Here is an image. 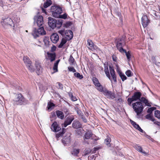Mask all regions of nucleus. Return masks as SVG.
<instances>
[{
  "label": "nucleus",
  "mask_w": 160,
  "mask_h": 160,
  "mask_svg": "<svg viewBox=\"0 0 160 160\" xmlns=\"http://www.w3.org/2000/svg\"><path fill=\"white\" fill-rule=\"evenodd\" d=\"M149 20L146 15L144 14L141 19V22L142 25L144 28L146 27L149 23Z\"/></svg>",
  "instance_id": "nucleus-15"
},
{
  "label": "nucleus",
  "mask_w": 160,
  "mask_h": 160,
  "mask_svg": "<svg viewBox=\"0 0 160 160\" xmlns=\"http://www.w3.org/2000/svg\"><path fill=\"white\" fill-rule=\"evenodd\" d=\"M92 80L93 83L95 86L98 85V83H100L98 79L96 77H93Z\"/></svg>",
  "instance_id": "nucleus-40"
},
{
  "label": "nucleus",
  "mask_w": 160,
  "mask_h": 160,
  "mask_svg": "<svg viewBox=\"0 0 160 160\" xmlns=\"http://www.w3.org/2000/svg\"><path fill=\"white\" fill-rule=\"evenodd\" d=\"M135 101L131 98H128L127 99L128 104L130 106H131L132 103L133 102Z\"/></svg>",
  "instance_id": "nucleus-49"
},
{
  "label": "nucleus",
  "mask_w": 160,
  "mask_h": 160,
  "mask_svg": "<svg viewBox=\"0 0 160 160\" xmlns=\"http://www.w3.org/2000/svg\"><path fill=\"white\" fill-rule=\"evenodd\" d=\"M118 73L122 81H124V80L127 79V77L122 72H119Z\"/></svg>",
  "instance_id": "nucleus-32"
},
{
  "label": "nucleus",
  "mask_w": 160,
  "mask_h": 160,
  "mask_svg": "<svg viewBox=\"0 0 160 160\" xmlns=\"http://www.w3.org/2000/svg\"><path fill=\"white\" fill-rule=\"evenodd\" d=\"M59 61V59L57 60V61H56V62L54 63V65L53 68V69L55 71V72H56L58 71V65Z\"/></svg>",
  "instance_id": "nucleus-30"
},
{
  "label": "nucleus",
  "mask_w": 160,
  "mask_h": 160,
  "mask_svg": "<svg viewBox=\"0 0 160 160\" xmlns=\"http://www.w3.org/2000/svg\"><path fill=\"white\" fill-rule=\"evenodd\" d=\"M126 37L125 36H123L121 38H119L116 40V47L119 51L122 53V51H124V49L123 47L126 44L125 41Z\"/></svg>",
  "instance_id": "nucleus-4"
},
{
  "label": "nucleus",
  "mask_w": 160,
  "mask_h": 160,
  "mask_svg": "<svg viewBox=\"0 0 160 160\" xmlns=\"http://www.w3.org/2000/svg\"><path fill=\"white\" fill-rule=\"evenodd\" d=\"M0 6L2 7L3 9H5L4 7L6 6V5H5L2 2H0Z\"/></svg>",
  "instance_id": "nucleus-64"
},
{
  "label": "nucleus",
  "mask_w": 160,
  "mask_h": 160,
  "mask_svg": "<svg viewBox=\"0 0 160 160\" xmlns=\"http://www.w3.org/2000/svg\"><path fill=\"white\" fill-rule=\"evenodd\" d=\"M62 111L66 114H68L69 111L67 108H65L63 109Z\"/></svg>",
  "instance_id": "nucleus-56"
},
{
  "label": "nucleus",
  "mask_w": 160,
  "mask_h": 160,
  "mask_svg": "<svg viewBox=\"0 0 160 160\" xmlns=\"http://www.w3.org/2000/svg\"><path fill=\"white\" fill-rule=\"evenodd\" d=\"M111 141V139L110 138H107L105 140V143L108 146H110V142Z\"/></svg>",
  "instance_id": "nucleus-42"
},
{
  "label": "nucleus",
  "mask_w": 160,
  "mask_h": 160,
  "mask_svg": "<svg viewBox=\"0 0 160 160\" xmlns=\"http://www.w3.org/2000/svg\"><path fill=\"white\" fill-rule=\"evenodd\" d=\"M133 147L138 152H139L142 154H146V152L143 151L142 148L141 146H139V145L135 144L133 145Z\"/></svg>",
  "instance_id": "nucleus-22"
},
{
  "label": "nucleus",
  "mask_w": 160,
  "mask_h": 160,
  "mask_svg": "<svg viewBox=\"0 0 160 160\" xmlns=\"http://www.w3.org/2000/svg\"><path fill=\"white\" fill-rule=\"evenodd\" d=\"M50 12H52L53 17L58 18L59 14H61L62 12V8L59 6L54 5L50 8Z\"/></svg>",
  "instance_id": "nucleus-6"
},
{
  "label": "nucleus",
  "mask_w": 160,
  "mask_h": 160,
  "mask_svg": "<svg viewBox=\"0 0 160 160\" xmlns=\"http://www.w3.org/2000/svg\"><path fill=\"white\" fill-rule=\"evenodd\" d=\"M117 15L119 17V19L122 22L123 21L122 17V16L120 12H118L116 13Z\"/></svg>",
  "instance_id": "nucleus-50"
},
{
  "label": "nucleus",
  "mask_w": 160,
  "mask_h": 160,
  "mask_svg": "<svg viewBox=\"0 0 160 160\" xmlns=\"http://www.w3.org/2000/svg\"><path fill=\"white\" fill-rule=\"evenodd\" d=\"M94 156L92 155V156H90L88 157V160H94Z\"/></svg>",
  "instance_id": "nucleus-57"
},
{
  "label": "nucleus",
  "mask_w": 160,
  "mask_h": 160,
  "mask_svg": "<svg viewBox=\"0 0 160 160\" xmlns=\"http://www.w3.org/2000/svg\"><path fill=\"white\" fill-rule=\"evenodd\" d=\"M13 101L17 105H25L28 103V100H26L21 94L16 95Z\"/></svg>",
  "instance_id": "nucleus-5"
},
{
  "label": "nucleus",
  "mask_w": 160,
  "mask_h": 160,
  "mask_svg": "<svg viewBox=\"0 0 160 160\" xmlns=\"http://www.w3.org/2000/svg\"><path fill=\"white\" fill-rule=\"evenodd\" d=\"M66 42L67 41L66 39L64 38H62L61 43L58 46V48H62L63 45L66 43Z\"/></svg>",
  "instance_id": "nucleus-34"
},
{
  "label": "nucleus",
  "mask_w": 160,
  "mask_h": 160,
  "mask_svg": "<svg viewBox=\"0 0 160 160\" xmlns=\"http://www.w3.org/2000/svg\"><path fill=\"white\" fill-rule=\"evenodd\" d=\"M142 95L141 92H135L133 95L132 96L131 98L135 101L139 100L140 101L141 98V97Z\"/></svg>",
  "instance_id": "nucleus-16"
},
{
  "label": "nucleus",
  "mask_w": 160,
  "mask_h": 160,
  "mask_svg": "<svg viewBox=\"0 0 160 160\" xmlns=\"http://www.w3.org/2000/svg\"><path fill=\"white\" fill-rule=\"evenodd\" d=\"M80 119H82L83 122L84 123H86L87 122V120L85 116L83 115L82 116H81V117H79Z\"/></svg>",
  "instance_id": "nucleus-52"
},
{
  "label": "nucleus",
  "mask_w": 160,
  "mask_h": 160,
  "mask_svg": "<svg viewBox=\"0 0 160 160\" xmlns=\"http://www.w3.org/2000/svg\"><path fill=\"white\" fill-rule=\"evenodd\" d=\"M76 135L78 137H81L82 136V130L79 129L77 130L76 132Z\"/></svg>",
  "instance_id": "nucleus-41"
},
{
  "label": "nucleus",
  "mask_w": 160,
  "mask_h": 160,
  "mask_svg": "<svg viewBox=\"0 0 160 160\" xmlns=\"http://www.w3.org/2000/svg\"><path fill=\"white\" fill-rule=\"evenodd\" d=\"M109 70L111 74L115 73V71L113 69V68L111 66H109Z\"/></svg>",
  "instance_id": "nucleus-51"
},
{
  "label": "nucleus",
  "mask_w": 160,
  "mask_h": 160,
  "mask_svg": "<svg viewBox=\"0 0 160 160\" xmlns=\"http://www.w3.org/2000/svg\"><path fill=\"white\" fill-rule=\"evenodd\" d=\"M70 138L69 135L66 136L62 139V142L64 145L67 144L70 142Z\"/></svg>",
  "instance_id": "nucleus-23"
},
{
  "label": "nucleus",
  "mask_w": 160,
  "mask_h": 160,
  "mask_svg": "<svg viewBox=\"0 0 160 160\" xmlns=\"http://www.w3.org/2000/svg\"><path fill=\"white\" fill-rule=\"evenodd\" d=\"M92 132L90 130H88L84 135L83 137V141L82 142V143L83 144H85L86 143L88 144V142L86 141V140H88L91 138L92 137Z\"/></svg>",
  "instance_id": "nucleus-12"
},
{
  "label": "nucleus",
  "mask_w": 160,
  "mask_h": 160,
  "mask_svg": "<svg viewBox=\"0 0 160 160\" xmlns=\"http://www.w3.org/2000/svg\"><path fill=\"white\" fill-rule=\"evenodd\" d=\"M126 75L128 77H131L133 75V73L130 70H128L125 72Z\"/></svg>",
  "instance_id": "nucleus-45"
},
{
  "label": "nucleus",
  "mask_w": 160,
  "mask_h": 160,
  "mask_svg": "<svg viewBox=\"0 0 160 160\" xmlns=\"http://www.w3.org/2000/svg\"><path fill=\"white\" fill-rule=\"evenodd\" d=\"M68 69L69 71L72 72H75L76 71V69L73 67H68Z\"/></svg>",
  "instance_id": "nucleus-53"
},
{
  "label": "nucleus",
  "mask_w": 160,
  "mask_h": 160,
  "mask_svg": "<svg viewBox=\"0 0 160 160\" xmlns=\"http://www.w3.org/2000/svg\"><path fill=\"white\" fill-rule=\"evenodd\" d=\"M155 116L158 119H160V111L156 110L154 112Z\"/></svg>",
  "instance_id": "nucleus-44"
},
{
  "label": "nucleus",
  "mask_w": 160,
  "mask_h": 160,
  "mask_svg": "<svg viewBox=\"0 0 160 160\" xmlns=\"http://www.w3.org/2000/svg\"><path fill=\"white\" fill-rule=\"evenodd\" d=\"M123 52L125 53L127 59L128 61H129L131 56L130 52L129 51L127 52L125 49H124V51H122V53Z\"/></svg>",
  "instance_id": "nucleus-33"
},
{
  "label": "nucleus",
  "mask_w": 160,
  "mask_h": 160,
  "mask_svg": "<svg viewBox=\"0 0 160 160\" xmlns=\"http://www.w3.org/2000/svg\"><path fill=\"white\" fill-rule=\"evenodd\" d=\"M132 108L137 113V116H139L142 112L144 107L141 102H137L132 104Z\"/></svg>",
  "instance_id": "nucleus-3"
},
{
  "label": "nucleus",
  "mask_w": 160,
  "mask_h": 160,
  "mask_svg": "<svg viewBox=\"0 0 160 160\" xmlns=\"http://www.w3.org/2000/svg\"><path fill=\"white\" fill-rule=\"evenodd\" d=\"M67 15L66 13H64L63 15H60L59 14V16H58V18H63L65 19L67 18Z\"/></svg>",
  "instance_id": "nucleus-47"
},
{
  "label": "nucleus",
  "mask_w": 160,
  "mask_h": 160,
  "mask_svg": "<svg viewBox=\"0 0 160 160\" xmlns=\"http://www.w3.org/2000/svg\"><path fill=\"white\" fill-rule=\"evenodd\" d=\"M56 113L57 117L62 120L64 118V114L63 112L61 111L57 110L56 111Z\"/></svg>",
  "instance_id": "nucleus-27"
},
{
  "label": "nucleus",
  "mask_w": 160,
  "mask_h": 160,
  "mask_svg": "<svg viewBox=\"0 0 160 160\" xmlns=\"http://www.w3.org/2000/svg\"><path fill=\"white\" fill-rule=\"evenodd\" d=\"M1 23L4 28L10 27L14 29V24L12 20L10 18L3 17L1 21Z\"/></svg>",
  "instance_id": "nucleus-2"
},
{
  "label": "nucleus",
  "mask_w": 160,
  "mask_h": 160,
  "mask_svg": "<svg viewBox=\"0 0 160 160\" xmlns=\"http://www.w3.org/2000/svg\"><path fill=\"white\" fill-rule=\"evenodd\" d=\"M87 45L88 46V48L89 49L93 50L97 48V47L94 45L92 41L90 40H87Z\"/></svg>",
  "instance_id": "nucleus-17"
},
{
  "label": "nucleus",
  "mask_w": 160,
  "mask_h": 160,
  "mask_svg": "<svg viewBox=\"0 0 160 160\" xmlns=\"http://www.w3.org/2000/svg\"><path fill=\"white\" fill-rule=\"evenodd\" d=\"M74 117L73 115H70L68 116L66 119L63 124V126L66 128V127L71 124L72 122L74 120Z\"/></svg>",
  "instance_id": "nucleus-13"
},
{
  "label": "nucleus",
  "mask_w": 160,
  "mask_h": 160,
  "mask_svg": "<svg viewBox=\"0 0 160 160\" xmlns=\"http://www.w3.org/2000/svg\"><path fill=\"white\" fill-rule=\"evenodd\" d=\"M55 106V105L52 102H49L48 103V110L50 109L52 107H54Z\"/></svg>",
  "instance_id": "nucleus-46"
},
{
  "label": "nucleus",
  "mask_w": 160,
  "mask_h": 160,
  "mask_svg": "<svg viewBox=\"0 0 160 160\" xmlns=\"http://www.w3.org/2000/svg\"><path fill=\"white\" fill-rule=\"evenodd\" d=\"M57 83L59 86V88L61 89H62L63 88V85L62 84L60 83L59 82H57Z\"/></svg>",
  "instance_id": "nucleus-59"
},
{
  "label": "nucleus",
  "mask_w": 160,
  "mask_h": 160,
  "mask_svg": "<svg viewBox=\"0 0 160 160\" xmlns=\"http://www.w3.org/2000/svg\"><path fill=\"white\" fill-rule=\"evenodd\" d=\"M23 59L28 69L31 72H33L35 69L32 65V62L29 58L27 56H24Z\"/></svg>",
  "instance_id": "nucleus-9"
},
{
  "label": "nucleus",
  "mask_w": 160,
  "mask_h": 160,
  "mask_svg": "<svg viewBox=\"0 0 160 160\" xmlns=\"http://www.w3.org/2000/svg\"><path fill=\"white\" fill-rule=\"evenodd\" d=\"M68 95L70 97L72 100L73 101H76L77 100V98L76 97L73 96L71 92H69Z\"/></svg>",
  "instance_id": "nucleus-39"
},
{
  "label": "nucleus",
  "mask_w": 160,
  "mask_h": 160,
  "mask_svg": "<svg viewBox=\"0 0 160 160\" xmlns=\"http://www.w3.org/2000/svg\"><path fill=\"white\" fill-rule=\"evenodd\" d=\"M50 39L53 43H56L59 40V36L58 34L54 33L51 36Z\"/></svg>",
  "instance_id": "nucleus-18"
},
{
  "label": "nucleus",
  "mask_w": 160,
  "mask_h": 160,
  "mask_svg": "<svg viewBox=\"0 0 160 160\" xmlns=\"http://www.w3.org/2000/svg\"><path fill=\"white\" fill-rule=\"evenodd\" d=\"M34 20V22H36L37 26L38 27L41 26L43 23V18L41 15L35 17Z\"/></svg>",
  "instance_id": "nucleus-11"
},
{
  "label": "nucleus",
  "mask_w": 160,
  "mask_h": 160,
  "mask_svg": "<svg viewBox=\"0 0 160 160\" xmlns=\"http://www.w3.org/2000/svg\"><path fill=\"white\" fill-rule=\"evenodd\" d=\"M91 152V150L89 148L86 149L84 151V155H88Z\"/></svg>",
  "instance_id": "nucleus-43"
},
{
  "label": "nucleus",
  "mask_w": 160,
  "mask_h": 160,
  "mask_svg": "<svg viewBox=\"0 0 160 160\" xmlns=\"http://www.w3.org/2000/svg\"><path fill=\"white\" fill-rule=\"evenodd\" d=\"M111 76L113 78V79L114 81L115 82H117L116 76L115 73L111 74Z\"/></svg>",
  "instance_id": "nucleus-54"
},
{
  "label": "nucleus",
  "mask_w": 160,
  "mask_h": 160,
  "mask_svg": "<svg viewBox=\"0 0 160 160\" xmlns=\"http://www.w3.org/2000/svg\"><path fill=\"white\" fill-rule=\"evenodd\" d=\"M108 63L107 64L105 63L104 64V72L106 75V76L110 80H111V77L109 74V72L108 71Z\"/></svg>",
  "instance_id": "nucleus-25"
},
{
  "label": "nucleus",
  "mask_w": 160,
  "mask_h": 160,
  "mask_svg": "<svg viewBox=\"0 0 160 160\" xmlns=\"http://www.w3.org/2000/svg\"><path fill=\"white\" fill-rule=\"evenodd\" d=\"M104 95L107 98L109 99H113L115 98V95L114 93L107 89L106 88L104 89L103 92Z\"/></svg>",
  "instance_id": "nucleus-10"
},
{
  "label": "nucleus",
  "mask_w": 160,
  "mask_h": 160,
  "mask_svg": "<svg viewBox=\"0 0 160 160\" xmlns=\"http://www.w3.org/2000/svg\"><path fill=\"white\" fill-rule=\"evenodd\" d=\"M74 76L75 77L80 79H81L83 78V75L82 74L81 75L78 72L74 73Z\"/></svg>",
  "instance_id": "nucleus-36"
},
{
  "label": "nucleus",
  "mask_w": 160,
  "mask_h": 160,
  "mask_svg": "<svg viewBox=\"0 0 160 160\" xmlns=\"http://www.w3.org/2000/svg\"><path fill=\"white\" fill-rule=\"evenodd\" d=\"M112 58L114 62H116V61H117V57L116 56H115V55H113L112 56Z\"/></svg>",
  "instance_id": "nucleus-62"
},
{
  "label": "nucleus",
  "mask_w": 160,
  "mask_h": 160,
  "mask_svg": "<svg viewBox=\"0 0 160 160\" xmlns=\"http://www.w3.org/2000/svg\"><path fill=\"white\" fill-rule=\"evenodd\" d=\"M35 66L36 70L38 72H42L43 68L41 66L40 63H39L38 62H36L35 63Z\"/></svg>",
  "instance_id": "nucleus-28"
},
{
  "label": "nucleus",
  "mask_w": 160,
  "mask_h": 160,
  "mask_svg": "<svg viewBox=\"0 0 160 160\" xmlns=\"http://www.w3.org/2000/svg\"><path fill=\"white\" fill-rule=\"evenodd\" d=\"M145 118H146L151 120L153 122L155 120V119L153 118V116L151 115L150 114H148L146 115Z\"/></svg>",
  "instance_id": "nucleus-38"
},
{
  "label": "nucleus",
  "mask_w": 160,
  "mask_h": 160,
  "mask_svg": "<svg viewBox=\"0 0 160 160\" xmlns=\"http://www.w3.org/2000/svg\"><path fill=\"white\" fill-rule=\"evenodd\" d=\"M52 4V1L51 0H47L44 3L43 7L44 8H46L51 5Z\"/></svg>",
  "instance_id": "nucleus-29"
},
{
  "label": "nucleus",
  "mask_w": 160,
  "mask_h": 160,
  "mask_svg": "<svg viewBox=\"0 0 160 160\" xmlns=\"http://www.w3.org/2000/svg\"><path fill=\"white\" fill-rule=\"evenodd\" d=\"M72 24V23L70 22H68L63 24V26L66 28L69 27Z\"/></svg>",
  "instance_id": "nucleus-48"
},
{
  "label": "nucleus",
  "mask_w": 160,
  "mask_h": 160,
  "mask_svg": "<svg viewBox=\"0 0 160 160\" xmlns=\"http://www.w3.org/2000/svg\"><path fill=\"white\" fill-rule=\"evenodd\" d=\"M140 102L144 103L148 107H151V103L149 102L148 100L146 99L145 98L143 97H141Z\"/></svg>",
  "instance_id": "nucleus-24"
},
{
  "label": "nucleus",
  "mask_w": 160,
  "mask_h": 160,
  "mask_svg": "<svg viewBox=\"0 0 160 160\" xmlns=\"http://www.w3.org/2000/svg\"><path fill=\"white\" fill-rule=\"evenodd\" d=\"M66 129L63 128L62 132H59L58 133L56 134V138L57 140L60 139V138L65 133Z\"/></svg>",
  "instance_id": "nucleus-26"
},
{
  "label": "nucleus",
  "mask_w": 160,
  "mask_h": 160,
  "mask_svg": "<svg viewBox=\"0 0 160 160\" xmlns=\"http://www.w3.org/2000/svg\"><path fill=\"white\" fill-rule=\"evenodd\" d=\"M47 54L48 56L49 59L50 60L51 62H52L55 60L56 57L55 53H51L47 52Z\"/></svg>",
  "instance_id": "nucleus-21"
},
{
  "label": "nucleus",
  "mask_w": 160,
  "mask_h": 160,
  "mask_svg": "<svg viewBox=\"0 0 160 160\" xmlns=\"http://www.w3.org/2000/svg\"><path fill=\"white\" fill-rule=\"evenodd\" d=\"M79 149H73L71 152L72 154L74 156H77L79 153Z\"/></svg>",
  "instance_id": "nucleus-35"
},
{
  "label": "nucleus",
  "mask_w": 160,
  "mask_h": 160,
  "mask_svg": "<svg viewBox=\"0 0 160 160\" xmlns=\"http://www.w3.org/2000/svg\"><path fill=\"white\" fill-rule=\"evenodd\" d=\"M153 111L152 108H149L147 110V112L150 113H151Z\"/></svg>",
  "instance_id": "nucleus-63"
},
{
  "label": "nucleus",
  "mask_w": 160,
  "mask_h": 160,
  "mask_svg": "<svg viewBox=\"0 0 160 160\" xmlns=\"http://www.w3.org/2000/svg\"><path fill=\"white\" fill-rule=\"evenodd\" d=\"M69 63L71 65H74L76 63L74 59L73 58L72 56L71 55L70 56L69 60Z\"/></svg>",
  "instance_id": "nucleus-31"
},
{
  "label": "nucleus",
  "mask_w": 160,
  "mask_h": 160,
  "mask_svg": "<svg viewBox=\"0 0 160 160\" xmlns=\"http://www.w3.org/2000/svg\"><path fill=\"white\" fill-rule=\"evenodd\" d=\"M32 34L34 38H36L39 37L40 34L42 35H45L46 34V32L43 27L42 26L39 27L38 29L34 28L33 32Z\"/></svg>",
  "instance_id": "nucleus-7"
},
{
  "label": "nucleus",
  "mask_w": 160,
  "mask_h": 160,
  "mask_svg": "<svg viewBox=\"0 0 160 160\" xmlns=\"http://www.w3.org/2000/svg\"><path fill=\"white\" fill-rule=\"evenodd\" d=\"M97 87L98 90L101 92H103L104 89L100 83H98V85L96 86Z\"/></svg>",
  "instance_id": "nucleus-37"
},
{
  "label": "nucleus",
  "mask_w": 160,
  "mask_h": 160,
  "mask_svg": "<svg viewBox=\"0 0 160 160\" xmlns=\"http://www.w3.org/2000/svg\"><path fill=\"white\" fill-rule=\"evenodd\" d=\"M63 23V20L62 19L56 20L52 17L48 18V23L49 26L52 29L57 27L60 28L62 26Z\"/></svg>",
  "instance_id": "nucleus-1"
},
{
  "label": "nucleus",
  "mask_w": 160,
  "mask_h": 160,
  "mask_svg": "<svg viewBox=\"0 0 160 160\" xmlns=\"http://www.w3.org/2000/svg\"><path fill=\"white\" fill-rule=\"evenodd\" d=\"M130 122L133 127L142 132H143V131L141 128L139 126L137 123L132 120H130Z\"/></svg>",
  "instance_id": "nucleus-20"
},
{
  "label": "nucleus",
  "mask_w": 160,
  "mask_h": 160,
  "mask_svg": "<svg viewBox=\"0 0 160 160\" xmlns=\"http://www.w3.org/2000/svg\"><path fill=\"white\" fill-rule=\"evenodd\" d=\"M77 112L78 114L79 115V117H81V116H82L83 115L82 114V112L78 109H77Z\"/></svg>",
  "instance_id": "nucleus-55"
},
{
  "label": "nucleus",
  "mask_w": 160,
  "mask_h": 160,
  "mask_svg": "<svg viewBox=\"0 0 160 160\" xmlns=\"http://www.w3.org/2000/svg\"><path fill=\"white\" fill-rule=\"evenodd\" d=\"M48 37H45L43 39V41L45 44L48 41Z\"/></svg>",
  "instance_id": "nucleus-61"
},
{
  "label": "nucleus",
  "mask_w": 160,
  "mask_h": 160,
  "mask_svg": "<svg viewBox=\"0 0 160 160\" xmlns=\"http://www.w3.org/2000/svg\"><path fill=\"white\" fill-rule=\"evenodd\" d=\"M59 33L63 36L66 35L67 37V40H69L72 39L73 37V33L70 30H65L64 29L59 30L58 31Z\"/></svg>",
  "instance_id": "nucleus-8"
},
{
  "label": "nucleus",
  "mask_w": 160,
  "mask_h": 160,
  "mask_svg": "<svg viewBox=\"0 0 160 160\" xmlns=\"http://www.w3.org/2000/svg\"><path fill=\"white\" fill-rule=\"evenodd\" d=\"M72 126L73 128H78L82 127V124L78 121L75 120L73 122Z\"/></svg>",
  "instance_id": "nucleus-19"
},
{
  "label": "nucleus",
  "mask_w": 160,
  "mask_h": 160,
  "mask_svg": "<svg viewBox=\"0 0 160 160\" xmlns=\"http://www.w3.org/2000/svg\"><path fill=\"white\" fill-rule=\"evenodd\" d=\"M50 128L54 132H57L61 129V128L59 126V125L56 121L53 122Z\"/></svg>",
  "instance_id": "nucleus-14"
},
{
  "label": "nucleus",
  "mask_w": 160,
  "mask_h": 160,
  "mask_svg": "<svg viewBox=\"0 0 160 160\" xmlns=\"http://www.w3.org/2000/svg\"><path fill=\"white\" fill-rule=\"evenodd\" d=\"M56 47L55 46H53L51 48V51L52 52H54L56 50Z\"/></svg>",
  "instance_id": "nucleus-60"
},
{
  "label": "nucleus",
  "mask_w": 160,
  "mask_h": 160,
  "mask_svg": "<svg viewBox=\"0 0 160 160\" xmlns=\"http://www.w3.org/2000/svg\"><path fill=\"white\" fill-rule=\"evenodd\" d=\"M99 149L98 148H94L93 150H91L92 152L93 153H95Z\"/></svg>",
  "instance_id": "nucleus-58"
}]
</instances>
